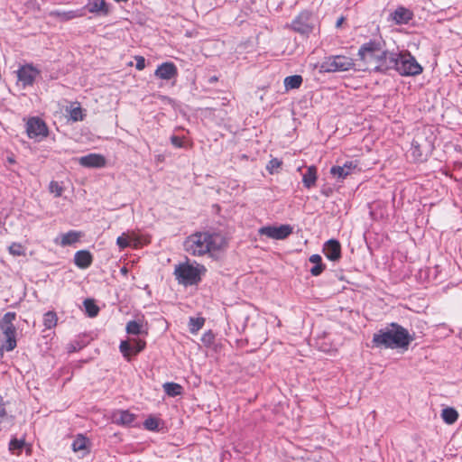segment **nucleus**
Masks as SVG:
<instances>
[{
  "mask_svg": "<svg viewBox=\"0 0 462 462\" xmlns=\"http://www.w3.org/2000/svg\"><path fill=\"white\" fill-rule=\"evenodd\" d=\"M88 442V439L85 438L83 435H81V434L78 435L72 443L73 451L78 452V451L85 450L87 448Z\"/></svg>",
  "mask_w": 462,
  "mask_h": 462,
  "instance_id": "obj_32",
  "label": "nucleus"
},
{
  "mask_svg": "<svg viewBox=\"0 0 462 462\" xmlns=\"http://www.w3.org/2000/svg\"><path fill=\"white\" fill-rule=\"evenodd\" d=\"M113 421L118 425L130 426L135 420V415L129 411H118L113 414Z\"/></svg>",
  "mask_w": 462,
  "mask_h": 462,
  "instance_id": "obj_19",
  "label": "nucleus"
},
{
  "mask_svg": "<svg viewBox=\"0 0 462 462\" xmlns=\"http://www.w3.org/2000/svg\"><path fill=\"white\" fill-rule=\"evenodd\" d=\"M126 332L129 335H146L147 331L143 329V323L136 321L135 319L130 320L126 325Z\"/></svg>",
  "mask_w": 462,
  "mask_h": 462,
  "instance_id": "obj_25",
  "label": "nucleus"
},
{
  "mask_svg": "<svg viewBox=\"0 0 462 462\" xmlns=\"http://www.w3.org/2000/svg\"><path fill=\"white\" fill-rule=\"evenodd\" d=\"M130 339H131L132 346H134L133 353L134 355L140 353L142 350L144 349V347H145V341L144 340L140 339V338H134V337H132Z\"/></svg>",
  "mask_w": 462,
  "mask_h": 462,
  "instance_id": "obj_37",
  "label": "nucleus"
},
{
  "mask_svg": "<svg viewBox=\"0 0 462 462\" xmlns=\"http://www.w3.org/2000/svg\"><path fill=\"white\" fill-rule=\"evenodd\" d=\"M69 119L73 122L82 121L85 118V112L78 103H72L66 108Z\"/></svg>",
  "mask_w": 462,
  "mask_h": 462,
  "instance_id": "obj_22",
  "label": "nucleus"
},
{
  "mask_svg": "<svg viewBox=\"0 0 462 462\" xmlns=\"http://www.w3.org/2000/svg\"><path fill=\"white\" fill-rule=\"evenodd\" d=\"M143 425L149 430H156L159 429V420L154 417H149L145 420Z\"/></svg>",
  "mask_w": 462,
  "mask_h": 462,
  "instance_id": "obj_38",
  "label": "nucleus"
},
{
  "mask_svg": "<svg viewBox=\"0 0 462 462\" xmlns=\"http://www.w3.org/2000/svg\"><path fill=\"white\" fill-rule=\"evenodd\" d=\"M8 252L13 256H25L26 247L20 243H12L8 247Z\"/></svg>",
  "mask_w": 462,
  "mask_h": 462,
  "instance_id": "obj_31",
  "label": "nucleus"
},
{
  "mask_svg": "<svg viewBox=\"0 0 462 462\" xmlns=\"http://www.w3.org/2000/svg\"><path fill=\"white\" fill-rule=\"evenodd\" d=\"M393 66L403 76H416L422 72V67L415 58L407 51L400 52L398 55L392 54Z\"/></svg>",
  "mask_w": 462,
  "mask_h": 462,
  "instance_id": "obj_5",
  "label": "nucleus"
},
{
  "mask_svg": "<svg viewBox=\"0 0 462 462\" xmlns=\"http://www.w3.org/2000/svg\"><path fill=\"white\" fill-rule=\"evenodd\" d=\"M259 235L265 236L272 239L282 240L292 233V227L290 225L266 226L258 230Z\"/></svg>",
  "mask_w": 462,
  "mask_h": 462,
  "instance_id": "obj_8",
  "label": "nucleus"
},
{
  "mask_svg": "<svg viewBox=\"0 0 462 462\" xmlns=\"http://www.w3.org/2000/svg\"><path fill=\"white\" fill-rule=\"evenodd\" d=\"M23 446H24L23 439H11V441L9 443V449L11 452H13V453L16 452V454L19 455L22 448H23Z\"/></svg>",
  "mask_w": 462,
  "mask_h": 462,
  "instance_id": "obj_35",
  "label": "nucleus"
},
{
  "mask_svg": "<svg viewBox=\"0 0 462 462\" xmlns=\"http://www.w3.org/2000/svg\"><path fill=\"white\" fill-rule=\"evenodd\" d=\"M318 179L317 168L314 165L309 166L306 172L303 174L302 182L303 185L310 189L315 186Z\"/></svg>",
  "mask_w": 462,
  "mask_h": 462,
  "instance_id": "obj_23",
  "label": "nucleus"
},
{
  "mask_svg": "<svg viewBox=\"0 0 462 462\" xmlns=\"http://www.w3.org/2000/svg\"><path fill=\"white\" fill-rule=\"evenodd\" d=\"M226 237L218 232H196L184 241V249L194 256H214L227 247Z\"/></svg>",
  "mask_w": 462,
  "mask_h": 462,
  "instance_id": "obj_1",
  "label": "nucleus"
},
{
  "mask_svg": "<svg viewBox=\"0 0 462 462\" xmlns=\"http://www.w3.org/2000/svg\"><path fill=\"white\" fill-rule=\"evenodd\" d=\"M344 17H340L337 21V23H336V26L337 27H340L342 25V23H344Z\"/></svg>",
  "mask_w": 462,
  "mask_h": 462,
  "instance_id": "obj_46",
  "label": "nucleus"
},
{
  "mask_svg": "<svg viewBox=\"0 0 462 462\" xmlns=\"http://www.w3.org/2000/svg\"><path fill=\"white\" fill-rule=\"evenodd\" d=\"M323 253L330 261H337L341 257V245L335 239L328 240L323 247Z\"/></svg>",
  "mask_w": 462,
  "mask_h": 462,
  "instance_id": "obj_18",
  "label": "nucleus"
},
{
  "mask_svg": "<svg viewBox=\"0 0 462 462\" xmlns=\"http://www.w3.org/2000/svg\"><path fill=\"white\" fill-rule=\"evenodd\" d=\"M305 462H319V461L308 459V460H307V461H305Z\"/></svg>",
  "mask_w": 462,
  "mask_h": 462,
  "instance_id": "obj_51",
  "label": "nucleus"
},
{
  "mask_svg": "<svg viewBox=\"0 0 462 462\" xmlns=\"http://www.w3.org/2000/svg\"><path fill=\"white\" fill-rule=\"evenodd\" d=\"M303 79L300 75L289 76L284 79L283 84L286 91L299 88L302 84Z\"/></svg>",
  "mask_w": 462,
  "mask_h": 462,
  "instance_id": "obj_24",
  "label": "nucleus"
},
{
  "mask_svg": "<svg viewBox=\"0 0 462 462\" xmlns=\"http://www.w3.org/2000/svg\"><path fill=\"white\" fill-rule=\"evenodd\" d=\"M83 236V233L80 231L70 230L67 233L60 234L54 239V243L65 247L69 245H73L79 242L81 237Z\"/></svg>",
  "mask_w": 462,
  "mask_h": 462,
  "instance_id": "obj_15",
  "label": "nucleus"
},
{
  "mask_svg": "<svg viewBox=\"0 0 462 462\" xmlns=\"http://www.w3.org/2000/svg\"><path fill=\"white\" fill-rule=\"evenodd\" d=\"M282 162L281 160L273 158L268 162L266 169L271 174H273L279 171V169L282 167Z\"/></svg>",
  "mask_w": 462,
  "mask_h": 462,
  "instance_id": "obj_36",
  "label": "nucleus"
},
{
  "mask_svg": "<svg viewBox=\"0 0 462 462\" xmlns=\"http://www.w3.org/2000/svg\"><path fill=\"white\" fill-rule=\"evenodd\" d=\"M430 148V142L427 140L421 141V138L418 136L412 141L411 153L415 160H420Z\"/></svg>",
  "mask_w": 462,
  "mask_h": 462,
  "instance_id": "obj_17",
  "label": "nucleus"
},
{
  "mask_svg": "<svg viewBox=\"0 0 462 462\" xmlns=\"http://www.w3.org/2000/svg\"><path fill=\"white\" fill-rule=\"evenodd\" d=\"M6 416V411L4 404H0V419H3Z\"/></svg>",
  "mask_w": 462,
  "mask_h": 462,
  "instance_id": "obj_45",
  "label": "nucleus"
},
{
  "mask_svg": "<svg viewBox=\"0 0 462 462\" xmlns=\"http://www.w3.org/2000/svg\"><path fill=\"white\" fill-rule=\"evenodd\" d=\"M26 132L30 138L45 137L48 134L45 123L36 117L28 120Z\"/></svg>",
  "mask_w": 462,
  "mask_h": 462,
  "instance_id": "obj_9",
  "label": "nucleus"
},
{
  "mask_svg": "<svg viewBox=\"0 0 462 462\" xmlns=\"http://www.w3.org/2000/svg\"><path fill=\"white\" fill-rule=\"evenodd\" d=\"M205 319H190L189 329L191 333H197L204 325Z\"/></svg>",
  "mask_w": 462,
  "mask_h": 462,
  "instance_id": "obj_39",
  "label": "nucleus"
},
{
  "mask_svg": "<svg viewBox=\"0 0 462 462\" xmlns=\"http://www.w3.org/2000/svg\"><path fill=\"white\" fill-rule=\"evenodd\" d=\"M206 271L205 266L200 263L185 262L175 266L174 275L180 284L190 286L198 284Z\"/></svg>",
  "mask_w": 462,
  "mask_h": 462,
  "instance_id": "obj_4",
  "label": "nucleus"
},
{
  "mask_svg": "<svg viewBox=\"0 0 462 462\" xmlns=\"http://www.w3.org/2000/svg\"><path fill=\"white\" fill-rule=\"evenodd\" d=\"M213 340H214V335L211 331L205 333L202 337V341L207 345L212 344Z\"/></svg>",
  "mask_w": 462,
  "mask_h": 462,
  "instance_id": "obj_43",
  "label": "nucleus"
},
{
  "mask_svg": "<svg viewBox=\"0 0 462 462\" xmlns=\"http://www.w3.org/2000/svg\"><path fill=\"white\" fill-rule=\"evenodd\" d=\"M8 161H9V162H11V163H14V161L13 159H11V158H9V159H8Z\"/></svg>",
  "mask_w": 462,
  "mask_h": 462,
  "instance_id": "obj_50",
  "label": "nucleus"
},
{
  "mask_svg": "<svg viewBox=\"0 0 462 462\" xmlns=\"http://www.w3.org/2000/svg\"><path fill=\"white\" fill-rule=\"evenodd\" d=\"M442 420L448 425L454 424L458 419V412L451 407H447L441 411Z\"/></svg>",
  "mask_w": 462,
  "mask_h": 462,
  "instance_id": "obj_26",
  "label": "nucleus"
},
{
  "mask_svg": "<svg viewBox=\"0 0 462 462\" xmlns=\"http://www.w3.org/2000/svg\"><path fill=\"white\" fill-rule=\"evenodd\" d=\"M356 168H357L356 162L348 161V162H346L341 166H339V165L333 166L330 169V174L332 175L333 178H335L337 180H343L347 176L352 174L356 171Z\"/></svg>",
  "mask_w": 462,
  "mask_h": 462,
  "instance_id": "obj_12",
  "label": "nucleus"
},
{
  "mask_svg": "<svg viewBox=\"0 0 462 462\" xmlns=\"http://www.w3.org/2000/svg\"><path fill=\"white\" fill-rule=\"evenodd\" d=\"M58 319H44L43 325L46 328L51 329V328L55 327L57 325Z\"/></svg>",
  "mask_w": 462,
  "mask_h": 462,
  "instance_id": "obj_44",
  "label": "nucleus"
},
{
  "mask_svg": "<svg viewBox=\"0 0 462 462\" xmlns=\"http://www.w3.org/2000/svg\"><path fill=\"white\" fill-rule=\"evenodd\" d=\"M92 260L91 254L87 250L78 251L74 256L75 264L81 269L90 266Z\"/></svg>",
  "mask_w": 462,
  "mask_h": 462,
  "instance_id": "obj_20",
  "label": "nucleus"
},
{
  "mask_svg": "<svg viewBox=\"0 0 462 462\" xmlns=\"http://www.w3.org/2000/svg\"><path fill=\"white\" fill-rule=\"evenodd\" d=\"M165 393L171 397L180 395L182 393V386L176 383H166L163 384Z\"/></svg>",
  "mask_w": 462,
  "mask_h": 462,
  "instance_id": "obj_29",
  "label": "nucleus"
},
{
  "mask_svg": "<svg viewBox=\"0 0 462 462\" xmlns=\"http://www.w3.org/2000/svg\"><path fill=\"white\" fill-rule=\"evenodd\" d=\"M155 77L164 80L174 79L178 75V69L174 63L164 62L158 66L154 72Z\"/></svg>",
  "mask_w": 462,
  "mask_h": 462,
  "instance_id": "obj_16",
  "label": "nucleus"
},
{
  "mask_svg": "<svg viewBox=\"0 0 462 462\" xmlns=\"http://www.w3.org/2000/svg\"><path fill=\"white\" fill-rule=\"evenodd\" d=\"M171 142L177 148H181L185 146L184 141L180 137L176 135L171 137Z\"/></svg>",
  "mask_w": 462,
  "mask_h": 462,
  "instance_id": "obj_41",
  "label": "nucleus"
},
{
  "mask_svg": "<svg viewBox=\"0 0 462 462\" xmlns=\"http://www.w3.org/2000/svg\"><path fill=\"white\" fill-rule=\"evenodd\" d=\"M48 189H49V192L51 194H52L55 198H59V197L62 196V194L65 190V187L62 182L51 180L49 183Z\"/></svg>",
  "mask_w": 462,
  "mask_h": 462,
  "instance_id": "obj_30",
  "label": "nucleus"
},
{
  "mask_svg": "<svg viewBox=\"0 0 462 462\" xmlns=\"http://www.w3.org/2000/svg\"><path fill=\"white\" fill-rule=\"evenodd\" d=\"M412 18L413 13L410 9L398 6L389 14L388 21L395 25H402L407 24Z\"/></svg>",
  "mask_w": 462,
  "mask_h": 462,
  "instance_id": "obj_11",
  "label": "nucleus"
},
{
  "mask_svg": "<svg viewBox=\"0 0 462 462\" xmlns=\"http://www.w3.org/2000/svg\"><path fill=\"white\" fill-rule=\"evenodd\" d=\"M291 27L294 31L300 33H310L313 29L311 14L309 12H303L300 14L299 16L292 22Z\"/></svg>",
  "mask_w": 462,
  "mask_h": 462,
  "instance_id": "obj_10",
  "label": "nucleus"
},
{
  "mask_svg": "<svg viewBox=\"0 0 462 462\" xmlns=\"http://www.w3.org/2000/svg\"><path fill=\"white\" fill-rule=\"evenodd\" d=\"M354 61L351 58L342 55L331 56L325 60L321 69L327 72L346 71L354 67Z\"/></svg>",
  "mask_w": 462,
  "mask_h": 462,
  "instance_id": "obj_7",
  "label": "nucleus"
},
{
  "mask_svg": "<svg viewBox=\"0 0 462 462\" xmlns=\"http://www.w3.org/2000/svg\"><path fill=\"white\" fill-rule=\"evenodd\" d=\"M14 315L13 313H11V312H7V313L4 316V318H5V319H8V318H14Z\"/></svg>",
  "mask_w": 462,
  "mask_h": 462,
  "instance_id": "obj_47",
  "label": "nucleus"
},
{
  "mask_svg": "<svg viewBox=\"0 0 462 462\" xmlns=\"http://www.w3.org/2000/svg\"><path fill=\"white\" fill-rule=\"evenodd\" d=\"M120 351L122 352L123 356L127 358V360H130V357L132 355H134L133 353L134 346H132L131 339L122 341L120 344Z\"/></svg>",
  "mask_w": 462,
  "mask_h": 462,
  "instance_id": "obj_33",
  "label": "nucleus"
},
{
  "mask_svg": "<svg viewBox=\"0 0 462 462\" xmlns=\"http://www.w3.org/2000/svg\"><path fill=\"white\" fill-rule=\"evenodd\" d=\"M78 162L85 168H103L106 165L105 156L99 153H89L79 157Z\"/></svg>",
  "mask_w": 462,
  "mask_h": 462,
  "instance_id": "obj_14",
  "label": "nucleus"
},
{
  "mask_svg": "<svg viewBox=\"0 0 462 462\" xmlns=\"http://www.w3.org/2000/svg\"><path fill=\"white\" fill-rule=\"evenodd\" d=\"M88 11L90 13H102L106 14L108 13V8L105 0H91L88 4Z\"/></svg>",
  "mask_w": 462,
  "mask_h": 462,
  "instance_id": "obj_28",
  "label": "nucleus"
},
{
  "mask_svg": "<svg viewBox=\"0 0 462 462\" xmlns=\"http://www.w3.org/2000/svg\"><path fill=\"white\" fill-rule=\"evenodd\" d=\"M74 17H76V15L69 14V15H68V17H67V18H68V19H71V18H74Z\"/></svg>",
  "mask_w": 462,
  "mask_h": 462,
  "instance_id": "obj_49",
  "label": "nucleus"
},
{
  "mask_svg": "<svg viewBox=\"0 0 462 462\" xmlns=\"http://www.w3.org/2000/svg\"><path fill=\"white\" fill-rule=\"evenodd\" d=\"M136 69L143 70L145 68V59L143 56H135Z\"/></svg>",
  "mask_w": 462,
  "mask_h": 462,
  "instance_id": "obj_42",
  "label": "nucleus"
},
{
  "mask_svg": "<svg viewBox=\"0 0 462 462\" xmlns=\"http://www.w3.org/2000/svg\"><path fill=\"white\" fill-rule=\"evenodd\" d=\"M309 260L311 263L314 264V266L310 269V273L313 276L319 275L324 270L321 256L319 254H312Z\"/></svg>",
  "mask_w": 462,
  "mask_h": 462,
  "instance_id": "obj_27",
  "label": "nucleus"
},
{
  "mask_svg": "<svg viewBox=\"0 0 462 462\" xmlns=\"http://www.w3.org/2000/svg\"><path fill=\"white\" fill-rule=\"evenodd\" d=\"M392 54L384 51L376 42H369L361 46L358 51L360 61L363 62V69L386 70L393 66Z\"/></svg>",
  "mask_w": 462,
  "mask_h": 462,
  "instance_id": "obj_3",
  "label": "nucleus"
},
{
  "mask_svg": "<svg viewBox=\"0 0 462 462\" xmlns=\"http://www.w3.org/2000/svg\"><path fill=\"white\" fill-rule=\"evenodd\" d=\"M84 307L86 309L87 313L90 317H95L98 314V307L96 305L93 300L88 299L84 301Z\"/></svg>",
  "mask_w": 462,
  "mask_h": 462,
  "instance_id": "obj_34",
  "label": "nucleus"
},
{
  "mask_svg": "<svg viewBox=\"0 0 462 462\" xmlns=\"http://www.w3.org/2000/svg\"><path fill=\"white\" fill-rule=\"evenodd\" d=\"M125 236H127V238L129 240V243L132 247L138 248L147 243H149V240L147 237L139 235L134 230H128L125 232Z\"/></svg>",
  "mask_w": 462,
  "mask_h": 462,
  "instance_id": "obj_21",
  "label": "nucleus"
},
{
  "mask_svg": "<svg viewBox=\"0 0 462 462\" xmlns=\"http://www.w3.org/2000/svg\"><path fill=\"white\" fill-rule=\"evenodd\" d=\"M39 75V70L31 65L23 66L17 72L18 79L23 87L32 85Z\"/></svg>",
  "mask_w": 462,
  "mask_h": 462,
  "instance_id": "obj_13",
  "label": "nucleus"
},
{
  "mask_svg": "<svg viewBox=\"0 0 462 462\" xmlns=\"http://www.w3.org/2000/svg\"><path fill=\"white\" fill-rule=\"evenodd\" d=\"M116 245L118 247L123 250L128 246H131L127 236H125V232L119 236L116 239Z\"/></svg>",
  "mask_w": 462,
  "mask_h": 462,
  "instance_id": "obj_40",
  "label": "nucleus"
},
{
  "mask_svg": "<svg viewBox=\"0 0 462 462\" xmlns=\"http://www.w3.org/2000/svg\"><path fill=\"white\" fill-rule=\"evenodd\" d=\"M16 347L15 328L12 319H0V356L4 351H12Z\"/></svg>",
  "mask_w": 462,
  "mask_h": 462,
  "instance_id": "obj_6",
  "label": "nucleus"
},
{
  "mask_svg": "<svg viewBox=\"0 0 462 462\" xmlns=\"http://www.w3.org/2000/svg\"><path fill=\"white\" fill-rule=\"evenodd\" d=\"M413 339V336L406 328L397 323H391L374 334L373 343L375 346L407 350Z\"/></svg>",
  "mask_w": 462,
  "mask_h": 462,
  "instance_id": "obj_2",
  "label": "nucleus"
},
{
  "mask_svg": "<svg viewBox=\"0 0 462 462\" xmlns=\"http://www.w3.org/2000/svg\"><path fill=\"white\" fill-rule=\"evenodd\" d=\"M121 273H122L123 274H126V273H127V269H126L125 267H123V268L121 269Z\"/></svg>",
  "mask_w": 462,
  "mask_h": 462,
  "instance_id": "obj_48",
  "label": "nucleus"
}]
</instances>
